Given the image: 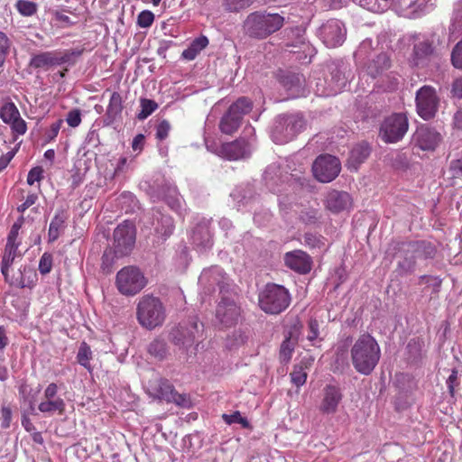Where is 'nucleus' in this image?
<instances>
[{
    "instance_id": "26",
    "label": "nucleus",
    "mask_w": 462,
    "mask_h": 462,
    "mask_svg": "<svg viewBox=\"0 0 462 462\" xmlns=\"http://www.w3.org/2000/svg\"><path fill=\"white\" fill-rule=\"evenodd\" d=\"M226 281V273H224L223 269L218 266H213L211 268L205 269L199 278V282L201 285L213 287L216 284L220 288L221 291L225 288L226 285H227Z\"/></svg>"
},
{
    "instance_id": "57",
    "label": "nucleus",
    "mask_w": 462,
    "mask_h": 462,
    "mask_svg": "<svg viewBox=\"0 0 462 462\" xmlns=\"http://www.w3.org/2000/svg\"><path fill=\"white\" fill-rule=\"evenodd\" d=\"M12 420V411L7 406H3L0 411V430H5L10 427Z\"/></svg>"
},
{
    "instance_id": "4",
    "label": "nucleus",
    "mask_w": 462,
    "mask_h": 462,
    "mask_svg": "<svg viewBox=\"0 0 462 462\" xmlns=\"http://www.w3.org/2000/svg\"><path fill=\"white\" fill-rule=\"evenodd\" d=\"M136 315L141 326L153 329L162 325L166 318V311L159 298L145 295L138 302Z\"/></svg>"
},
{
    "instance_id": "19",
    "label": "nucleus",
    "mask_w": 462,
    "mask_h": 462,
    "mask_svg": "<svg viewBox=\"0 0 462 462\" xmlns=\"http://www.w3.org/2000/svg\"><path fill=\"white\" fill-rule=\"evenodd\" d=\"M210 220L202 219L192 230L191 241L199 252H205L213 245Z\"/></svg>"
},
{
    "instance_id": "38",
    "label": "nucleus",
    "mask_w": 462,
    "mask_h": 462,
    "mask_svg": "<svg viewBox=\"0 0 462 462\" xmlns=\"http://www.w3.org/2000/svg\"><path fill=\"white\" fill-rule=\"evenodd\" d=\"M82 54V50L73 49L64 51H56L57 66L62 64H74L77 58Z\"/></svg>"
},
{
    "instance_id": "39",
    "label": "nucleus",
    "mask_w": 462,
    "mask_h": 462,
    "mask_svg": "<svg viewBox=\"0 0 462 462\" xmlns=\"http://www.w3.org/2000/svg\"><path fill=\"white\" fill-rule=\"evenodd\" d=\"M169 195H157L152 196L153 200L164 199L167 204L174 210L178 211L181 208V198L177 194L175 188L169 189Z\"/></svg>"
},
{
    "instance_id": "37",
    "label": "nucleus",
    "mask_w": 462,
    "mask_h": 462,
    "mask_svg": "<svg viewBox=\"0 0 462 462\" xmlns=\"http://www.w3.org/2000/svg\"><path fill=\"white\" fill-rule=\"evenodd\" d=\"M122 98L119 93L113 92L106 109V116L114 121L122 112Z\"/></svg>"
},
{
    "instance_id": "5",
    "label": "nucleus",
    "mask_w": 462,
    "mask_h": 462,
    "mask_svg": "<svg viewBox=\"0 0 462 462\" xmlns=\"http://www.w3.org/2000/svg\"><path fill=\"white\" fill-rule=\"evenodd\" d=\"M390 68V60L386 53L381 52L369 61L366 66V73L374 82V88L384 91H391L398 85V78L392 72H387Z\"/></svg>"
},
{
    "instance_id": "45",
    "label": "nucleus",
    "mask_w": 462,
    "mask_h": 462,
    "mask_svg": "<svg viewBox=\"0 0 462 462\" xmlns=\"http://www.w3.org/2000/svg\"><path fill=\"white\" fill-rule=\"evenodd\" d=\"M254 0H223V4L227 11L238 12L250 6Z\"/></svg>"
},
{
    "instance_id": "56",
    "label": "nucleus",
    "mask_w": 462,
    "mask_h": 462,
    "mask_svg": "<svg viewBox=\"0 0 462 462\" xmlns=\"http://www.w3.org/2000/svg\"><path fill=\"white\" fill-rule=\"evenodd\" d=\"M451 61L455 68L462 69V40L453 49Z\"/></svg>"
},
{
    "instance_id": "20",
    "label": "nucleus",
    "mask_w": 462,
    "mask_h": 462,
    "mask_svg": "<svg viewBox=\"0 0 462 462\" xmlns=\"http://www.w3.org/2000/svg\"><path fill=\"white\" fill-rule=\"evenodd\" d=\"M343 394L338 386L328 384L322 390V398L319 410L323 414H334L337 412Z\"/></svg>"
},
{
    "instance_id": "25",
    "label": "nucleus",
    "mask_w": 462,
    "mask_h": 462,
    "mask_svg": "<svg viewBox=\"0 0 462 462\" xmlns=\"http://www.w3.org/2000/svg\"><path fill=\"white\" fill-rule=\"evenodd\" d=\"M284 261L290 269L300 273H307L311 268L310 256L301 250L287 253L284 256Z\"/></svg>"
},
{
    "instance_id": "15",
    "label": "nucleus",
    "mask_w": 462,
    "mask_h": 462,
    "mask_svg": "<svg viewBox=\"0 0 462 462\" xmlns=\"http://www.w3.org/2000/svg\"><path fill=\"white\" fill-rule=\"evenodd\" d=\"M202 328L203 325L198 323L197 318H191L171 332V340L175 345L188 348L193 345Z\"/></svg>"
},
{
    "instance_id": "49",
    "label": "nucleus",
    "mask_w": 462,
    "mask_h": 462,
    "mask_svg": "<svg viewBox=\"0 0 462 462\" xmlns=\"http://www.w3.org/2000/svg\"><path fill=\"white\" fill-rule=\"evenodd\" d=\"M244 101L243 104L238 105L235 109L234 115L239 116V118L242 120L243 116L246 115L252 110L253 105L252 102L247 97H240L234 104H238L240 101Z\"/></svg>"
},
{
    "instance_id": "32",
    "label": "nucleus",
    "mask_w": 462,
    "mask_h": 462,
    "mask_svg": "<svg viewBox=\"0 0 462 462\" xmlns=\"http://www.w3.org/2000/svg\"><path fill=\"white\" fill-rule=\"evenodd\" d=\"M30 65L35 69L57 66L56 51H46L34 55Z\"/></svg>"
},
{
    "instance_id": "61",
    "label": "nucleus",
    "mask_w": 462,
    "mask_h": 462,
    "mask_svg": "<svg viewBox=\"0 0 462 462\" xmlns=\"http://www.w3.org/2000/svg\"><path fill=\"white\" fill-rule=\"evenodd\" d=\"M413 51L416 58L420 59L431 52V46L426 42H421L414 46Z\"/></svg>"
},
{
    "instance_id": "63",
    "label": "nucleus",
    "mask_w": 462,
    "mask_h": 462,
    "mask_svg": "<svg viewBox=\"0 0 462 462\" xmlns=\"http://www.w3.org/2000/svg\"><path fill=\"white\" fill-rule=\"evenodd\" d=\"M171 129L170 123L166 120H162L158 125L156 129V137L159 140H164L167 138L169 132Z\"/></svg>"
},
{
    "instance_id": "48",
    "label": "nucleus",
    "mask_w": 462,
    "mask_h": 462,
    "mask_svg": "<svg viewBox=\"0 0 462 462\" xmlns=\"http://www.w3.org/2000/svg\"><path fill=\"white\" fill-rule=\"evenodd\" d=\"M11 42L7 35L0 32V67L3 66L5 60L9 53Z\"/></svg>"
},
{
    "instance_id": "13",
    "label": "nucleus",
    "mask_w": 462,
    "mask_h": 462,
    "mask_svg": "<svg viewBox=\"0 0 462 462\" xmlns=\"http://www.w3.org/2000/svg\"><path fill=\"white\" fill-rule=\"evenodd\" d=\"M339 160L332 155L319 156L312 164V171L315 178L320 182H330L340 172Z\"/></svg>"
},
{
    "instance_id": "60",
    "label": "nucleus",
    "mask_w": 462,
    "mask_h": 462,
    "mask_svg": "<svg viewBox=\"0 0 462 462\" xmlns=\"http://www.w3.org/2000/svg\"><path fill=\"white\" fill-rule=\"evenodd\" d=\"M43 178V170L42 167H34L32 168L27 176V183L30 186H32L35 182H40V180Z\"/></svg>"
},
{
    "instance_id": "47",
    "label": "nucleus",
    "mask_w": 462,
    "mask_h": 462,
    "mask_svg": "<svg viewBox=\"0 0 462 462\" xmlns=\"http://www.w3.org/2000/svg\"><path fill=\"white\" fill-rule=\"evenodd\" d=\"M291 379L293 384L300 387L306 383L307 373L301 365H295L293 371L291 373Z\"/></svg>"
},
{
    "instance_id": "34",
    "label": "nucleus",
    "mask_w": 462,
    "mask_h": 462,
    "mask_svg": "<svg viewBox=\"0 0 462 462\" xmlns=\"http://www.w3.org/2000/svg\"><path fill=\"white\" fill-rule=\"evenodd\" d=\"M20 116V112L14 102L9 98L3 101L0 106V119L5 123L8 124L13 119Z\"/></svg>"
},
{
    "instance_id": "40",
    "label": "nucleus",
    "mask_w": 462,
    "mask_h": 462,
    "mask_svg": "<svg viewBox=\"0 0 462 462\" xmlns=\"http://www.w3.org/2000/svg\"><path fill=\"white\" fill-rule=\"evenodd\" d=\"M148 352L158 359H162L167 355V346L163 339L156 338L148 346Z\"/></svg>"
},
{
    "instance_id": "36",
    "label": "nucleus",
    "mask_w": 462,
    "mask_h": 462,
    "mask_svg": "<svg viewBox=\"0 0 462 462\" xmlns=\"http://www.w3.org/2000/svg\"><path fill=\"white\" fill-rule=\"evenodd\" d=\"M92 358L93 353L90 346L86 342H82L77 354L78 363L85 367L88 372H92V366L90 365V360Z\"/></svg>"
},
{
    "instance_id": "18",
    "label": "nucleus",
    "mask_w": 462,
    "mask_h": 462,
    "mask_svg": "<svg viewBox=\"0 0 462 462\" xmlns=\"http://www.w3.org/2000/svg\"><path fill=\"white\" fill-rule=\"evenodd\" d=\"M288 174L281 171L280 165L277 163L270 164L263 173V180L266 187L273 193L281 194L285 189L283 186L289 182Z\"/></svg>"
},
{
    "instance_id": "28",
    "label": "nucleus",
    "mask_w": 462,
    "mask_h": 462,
    "mask_svg": "<svg viewBox=\"0 0 462 462\" xmlns=\"http://www.w3.org/2000/svg\"><path fill=\"white\" fill-rule=\"evenodd\" d=\"M243 102L244 101L242 100L238 104H232L228 111L223 116L219 125V128L222 133L231 134L237 130L240 125L241 119L239 118V116H235L234 112L237 106L243 104Z\"/></svg>"
},
{
    "instance_id": "59",
    "label": "nucleus",
    "mask_w": 462,
    "mask_h": 462,
    "mask_svg": "<svg viewBox=\"0 0 462 462\" xmlns=\"http://www.w3.org/2000/svg\"><path fill=\"white\" fill-rule=\"evenodd\" d=\"M68 125L71 127H77L81 123V112L79 109L70 110L66 117Z\"/></svg>"
},
{
    "instance_id": "30",
    "label": "nucleus",
    "mask_w": 462,
    "mask_h": 462,
    "mask_svg": "<svg viewBox=\"0 0 462 462\" xmlns=\"http://www.w3.org/2000/svg\"><path fill=\"white\" fill-rule=\"evenodd\" d=\"M19 245H5L4 255L2 257L1 273L5 277V282H9L8 271L16 257L21 254L18 252Z\"/></svg>"
},
{
    "instance_id": "27",
    "label": "nucleus",
    "mask_w": 462,
    "mask_h": 462,
    "mask_svg": "<svg viewBox=\"0 0 462 462\" xmlns=\"http://www.w3.org/2000/svg\"><path fill=\"white\" fill-rule=\"evenodd\" d=\"M68 219V214L63 209H58L51 219L48 231V237L50 242L56 241L61 233L66 228V221Z\"/></svg>"
},
{
    "instance_id": "16",
    "label": "nucleus",
    "mask_w": 462,
    "mask_h": 462,
    "mask_svg": "<svg viewBox=\"0 0 462 462\" xmlns=\"http://www.w3.org/2000/svg\"><path fill=\"white\" fill-rule=\"evenodd\" d=\"M439 105L436 91L430 86L420 88L416 94V107L419 116L424 120L432 118Z\"/></svg>"
},
{
    "instance_id": "12",
    "label": "nucleus",
    "mask_w": 462,
    "mask_h": 462,
    "mask_svg": "<svg viewBox=\"0 0 462 462\" xmlns=\"http://www.w3.org/2000/svg\"><path fill=\"white\" fill-rule=\"evenodd\" d=\"M113 247L117 256L128 254L135 242V228L132 222L124 221L117 226L113 234Z\"/></svg>"
},
{
    "instance_id": "17",
    "label": "nucleus",
    "mask_w": 462,
    "mask_h": 462,
    "mask_svg": "<svg viewBox=\"0 0 462 462\" xmlns=\"http://www.w3.org/2000/svg\"><path fill=\"white\" fill-rule=\"evenodd\" d=\"M58 385L55 383L48 384L44 389L42 400L38 404V410L49 416L62 415L66 411L65 401L58 395Z\"/></svg>"
},
{
    "instance_id": "44",
    "label": "nucleus",
    "mask_w": 462,
    "mask_h": 462,
    "mask_svg": "<svg viewBox=\"0 0 462 462\" xmlns=\"http://www.w3.org/2000/svg\"><path fill=\"white\" fill-rule=\"evenodd\" d=\"M321 217V215L317 208H305L300 214V219L307 225L316 224Z\"/></svg>"
},
{
    "instance_id": "58",
    "label": "nucleus",
    "mask_w": 462,
    "mask_h": 462,
    "mask_svg": "<svg viewBox=\"0 0 462 462\" xmlns=\"http://www.w3.org/2000/svg\"><path fill=\"white\" fill-rule=\"evenodd\" d=\"M52 266V258L51 254H43L40 259L39 271L42 274H47L51 272Z\"/></svg>"
},
{
    "instance_id": "3",
    "label": "nucleus",
    "mask_w": 462,
    "mask_h": 462,
    "mask_svg": "<svg viewBox=\"0 0 462 462\" xmlns=\"http://www.w3.org/2000/svg\"><path fill=\"white\" fill-rule=\"evenodd\" d=\"M283 23L284 17L279 14L254 12L246 17L244 30L250 37L265 39L279 31Z\"/></svg>"
},
{
    "instance_id": "24",
    "label": "nucleus",
    "mask_w": 462,
    "mask_h": 462,
    "mask_svg": "<svg viewBox=\"0 0 462 462\" xmlns=\"http://www.w3.org/2000/svg\"><path fill=\"white\" fill-rule=\"evenodd\" d=\"M325 203L329 211L338 213L351 208L352 199L346 191L331 190L327 194Z\"/></svg>"
},
{
    "instance_id": "21",
    "label": "nucleus",
    "mask_w": 462,
    "mask_h": 462,
    "mask_svg": "<svg viewBox=\"0 0 462 462\" xmlns=\"http://www.w3.org/2000/svg\"><path fill=\"white\" fill-rule=\"evenodd\" d=\"M415 144L423 151L434 150L441 141V135L435 129L429 126H420L413 137Z\"/></svg>"
},
{
    "instance_id": "11",
    "label": "nucleus",
    "mask_w": 462,
    "mask_h": 462,
    "mask_svg": "<svg viewBox=\"0 0 462 462\" xmlns=\"http://www.w3.org/2000/svg\"><path fill=\"white\" fill-rule=\"evenodd\" d=\"M116 285L123 295H135L144 288L146 279L138 268L126 266L117 273Z\"/></svg>"
},
{
    "instance_id": "29",
    "label": "nucleus",
    "mask_w": 462,
    "mask_h": 462,
    "mask_svg": "<svg viewBox=\"0 0 462 462\" xmlns=\"http://www.w3.org/2000/svg\"><path fill=\"white\" fill-rule=\"evenodd\" d=\"M298 334V328L294 327L286 335L280 348V359L282 362L288 363L291 360L294 347L297 344Z\"/></svg>"
},
{
    "instance_id": "14",
    "label": "nucleus",
    "mask_w": 462,
    "mask_h": 462,
    "mask_svg": "<svg viewBox=\"0 0 462 462\" xmlns=\"http://www.w3.org/2000/svg\"><path fill=\"white\" fill-rule=\"evenodd\" d=\"M318 35L327 47L336 48L345 42L346 30L341 21L332 19L319 27Z\"/></svg>"
},
{
    "instance_id": "55",
    "label": "nucleus",
    "mask_w": 462,
    "mask_h": 462,
    "mask_svg": "<svg viewBox=\"0 0 462 462\" xmlns=\"http://www.w3.org/2000/svg\"><path fill=\"white\" fill-rule=\"evenodd\" d=\"M22 226L21 222H15L8 234L6 245H20L21 242L18 241L19 230Z\"/></svg>"
},
{
    "instance_id": "42",
    "label": "nucleus",
    "mask_w": 462,
    "mask_h": 462,
    "mask_svg": "<svg viewBox=\"0 0 462 462\" xmlns=\"http://www.w3.org/2000/svg\"><path fill=\"white\" fill-rule=\"evenodd\" d=\"M158 108V105L152 99H141V111L137 115L138 119L144 120Z\"/></svg>"
},
{
    "instance_id": "54",
    "label": "nucleus",
    "mask_w": 462,
    "mask_h": 462,
    "mask_svg": "<svg viewBox=\"0 0 462 462\" xmlns=\"http://www.w3.org/2000/svg\"><path fill=\"white\" fill-rule=\"evenodd\" d=\"M417 255L406 257L402 261L399 262L398 268L402 274L411 273L415 267V258Z\"/></svg>"
},
{
    "instance_id": "2",
    "label": "nucleus",
    "mask_w": 462,
    "mask_h": 462,
    "mask_svg": "<svg viewBox=\"0 0 462 462\" xmlns=\"http://www.w3.org/2000/svg\"><path fill=\"white\" fill-rule=\"evenodd\" d=\"M343 62L333 61L326 66L322 78H317L315 92L319 97H332L343 91L350 72Z\"/></svg>"
},
{
    "instance_id": "62",
    "label": "nucleus",
    "mask_w": 462,
    "mask_h": 462,
    "mask_svg": "<svg viewBox=\"0 0 462 462\" xmlns=\"http://www.w3.org/2000/svg\"><path fill=\"white\" fill-rule=\"evenodd\" d=\"M372 44L373 42L370 39L363 41L356 52V59H365L367 56L368 51L372 49Z\"/></svg>"
},
{
    "instance_id": "23",
    "label": "nucleus",
    "mask_w": 462,
    "mask_h": 462,
    "mask_svg": "<svg viewBox=\"0 0 462 462\" xmlns=\"http://www.w3.org/2000/svg\"><path fill=\"white\" fill-rule=\"evenodd\" d=\"M279 81L287 91L288 98H297L305 96V79L302 75L285 73L280 77Z\"/></svg>"
},
{
    "instance_id": "50",
    "label": "nucleus",
    "mask_w": 462,
    "mask_h": 462,
    "mask_svg": "<svg viewBox=\"0 0 462 462\" xmlns=\"http://www.w3.org/2000/svg\"><path fill=\"white\" fill-rule=\"evenodd\" d=\"M7 125H10L13 133L18 135H23L27 131L26 122L21 117V115L10 121Z\"/></svg>"
},
{
    "instance_id": "6",
    "label": "nucleus",
    "mask_w": 462,
    "mask_h": 462,
    "mask_svg": "<svg viewBox=\"0 0 462 462\" xmlns=\"http://www.w3.org/2000/svg\"><path fill=\"white\" fill-rule=\"evenodd\" d=\"M305 126L303 117L300 115L279 116L271 130L272 140L278 144L291 141Z\"/></svg>"
},
{
    "instance_id": "10",
    "label": "nucleus",
    "mask_w": 462,
    "mask_h": 462,
    "mask_svg": "<svg viewBox=\"0 0 462 462\" xmlns=\"http://www.w3.org/2000/svg\"><path fill=\"white\" fill-rule=\"evenodd\" d=\"M408 129L409 121L406 115L393 113L381 124L379 136L386 143H395L402 140Z\"/></svg>"
},
{
    "instance_id": "51",
    "label": "nucleus",
    "mask_w": 462,
    "mask_h": 462,
    "mask_svg": "<svg viewBox=\"0 0 462 462\" xmlns=\"http://www.w3.org/2000/svg\"><path fill=\"white\" fill-rule=\"evenodd\" d=\"M154 21V14L149 10L142 11L137 16V24L141 28H149Z\"/></svg>"
},
{
    "instance_id": "22",
    "label": "nucleus",
    "mask_w": 462,
    "mask_h": 462,
    "mask_svg": "<svg viewBox=\"0 0 462 462\" xmlns=\"http://www.w3.org/2000/svg\"><path fill=\"white\" fill-rule=\"evenodd\" d=\"M239 315V307L233 300L228 298H223L217 308V319L226 327L235 324L237 321Z\"/></svg>"
},
{
    "instance_id": "8",
    "label": "nucleus",
    "mask_w": 462,
    "mask_h": 462,
    "mask_svg": "<svg viewBox=\"0 0 462 462\" xmlns=\"http://www.w3.org/2000/svg\"><path fill=\"white\" fill-rule=\"evenodd\" d=\"M145 391L153 400L173 402L181 407L188 406L189 402L185 394L178 393L168 380L159 376H155L147 383Z\"/></svg>"
},
{
    "instance_id": "31",
    "label": "nucleus",
    "mask_w": 462,
    "mask_h": 462,
    "mask_svg": "<svg viewBox=\"0 0 462 462\" xmlns=\"http://www.w3.org/2000/svg\"><path fill=\"white\" fill-rule=\"evenodd\" d=\"M370 147L366 143H361L356 144L350 152L349 163L350 165L357 169L358 165L362 163L370 154Z\"/></svg>"
},
{
    "instance_id": "35",
    "label": "nucleus",
    "mask_w": 462,
    "mask_h": 462,
    "mask_svg": "<svg viewBox=\"0 0 462 462\" xmlns=\"http://www.w3.org/2000/svg\"><path fill=\"white\" fill-rule=\"evenodd\" d=\"M173 220L170 216L162 215L158 219L155 232L162 240L167 239L173 231Z\"/></svg>"
},
{
    "instance_id": "52",
    "label": "nucleus",
    "mask_w": 462,
    "mask_h": 462,
    "mask_svg": "<svg viewBox=\"0 0 462 462\" xmlns=\"http://www.w3.org/2000/svg\"><path fill=\"white\" fill-rule=\"evenodd\" d=\"M303 238V244L310 248H320L322 245H324L321 236H318L317 234L306 233Z\"/></svg>"
},
{
    "instance_id": "64",
    "label": "nucleus",
    "mask_w": 462,
    "mask_h": 462,
    "mask_svg": "<svg viewBox=\"0 0 462 462\" xmlns=\"http://www.w3.org/2000/svg\"><path fill=\"white\" fill-rule=\"evenodd\" d=\"M38 200V195L36 193H30L27 195L25 200L23 203H22L20 206H18L17 210L20 213H24V211L34 205L36 201Z\"/></svg>"
},
{
    "instance_id": "33",
    "label": "nucleus",
    "mask_w": 462,
    "mask_h": 462,
    "mask_svg": "<svg viewBox=\"0 0 462 462\" xmlns=\"http://www.w3.org/2000/svg\"><path fill=\"white\" fill-rule=\"evenodd\" d=\"M208 45V39L201 35L190 43L189 48L183 51L182 57L188 60H193L198 54Z\"/></svg>"
},
{
    "instance_id": "9",
    "label": "nucleus",
    "mask_w": 462,
    "mask_h": 462,
    "mask_svg": "<svg viewBox=\"0 0 462 462\" xmlns=\"http://www.w3.org/2000/svg\"><path fill=\"white\" fill-rule=\"evenodd\" d=\"M245 136L234 142L223 143L216 152L217 155L227 160H239L248 157L254 149V129L252 126L245 127L244 130Z\"/></svg>"
},
{
    "instance_id": "46",
    "label": "nucleus",
    "mask_w": 462,
    "mask_h": 462,
    "mask_svg": "<svg viewBox=\"0 0 462 462\" xmlns=\"http://www.w3.org/2000/svg\"><path fill=\"white\" fill-rule=\"evenodd\" d=\"M120 256H117L116 254V248L114 247L113 249L110 248V249H107L104 252L103 254V256H102V269L104 272L106 273H110L111 272V267L113 265V263H115V260L116 258H119Z\"/></svg>"
},
{
    "instance_id": "1",
    "label": "nucleus",
    "mask_w": 462,
    "mask_h": 462,
    "mask_svg": "<svg viewBox=\"0 0 462 462\" xmlns=\"http://www.w3.org/2000/svg\"><path fill=\"white\" fill-rule=\"evenodd\" d=\"M381 350L377 341L369 334H363L351 348V359L355 369L368 375L377 365Z\"/></svg>"
},
{
    "instance_id": "43",
    "label": "nucleus",
    "mask_w": 462,
    "mask_h": 462,
    "mask_svg": "<svg viewBox=\"0 0 462 462\" xmlns=\"http://www.w3.org/2000/svg\"><path fill=\"white\" fill-rule=\"evenodd\" d=\"M15 7L23 16H32L37 12L36 4L29 0H18Z\"/></svg>"
},
{
    "instance_id": "53",
    "label": "nucleus",
    "mask_w": 462,
    "mask_h": 462,
    "mask_svg": "<svg viewBox=\"0 0 462 462\" xmlns=\"http://www.w3.org/2000/svg\"><path fill=\"white\" fill-rule=\"evenodd\" d=\"M223 420L227 424L238 423L243 427L246 428L248 426V421L245 418L242 417L239 411H235L232 414H223Z\"/></svg>"
},
{
    "instance_id": "41",
    "label": "nucleus",
    "mask_w": 462,
    "mask_h": 462,
    "mask_svg": "<svg viewBox=\"0 0 462 462\" xmlns=\"http://www.w3.org/2000/svg\"><path fill=\"white\" fill-rule=\"evenodd\" d=\"M411 247L417 257L431 258L435 253L434 247L430 243L419 242L412 245Z\"/></svg>"
},
{
    "instance_id": "7",
    "label": "nucleus",
    "mask_w": 462,
    "mask_h": 462,
    "mask_svg": "<svg viewBox=\"0 0 462 462\" xmlns=\"http://www.w3.org/2000/svg\"><path fill=\"white\" fill-rule=\"evenodd\" d=\"M291 296L286 288L278 284H267L259 296L261 309L270 314H279L290 305Z\"/></svg>"
}]
</instances>
